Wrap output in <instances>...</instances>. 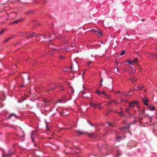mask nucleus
Listing matches in <instances>:
<instances>
[{"instance_id":"nucleus-54","label":"nucleus","mask_w":157,"mask_h":157,"mask_svg":"<svg viewBox=\"0 0 157 157\" xmlns=\"http://www.w3.org/2000/svg\"><path fill=\"white\" fill-rule=\"evenodd\" d=\"M138 56H140L139 54H138Z\"/></svg>"},{"instance_id":"nucleus-42","label":"nucleus","mask_w":157,"mask_h":157,"mask_svg":"<svg viewBox=\"0 0 157 157\" xmlns=\"http://www.w3.org/2000/svg\"><path fill=\"white\" fill-rule=\"evenodd\" d=\"M89 123L92 126H94L92 124H90V123Z\"/></svg>"},{"instance_id":"nucleus-50","label":"nucleus","mask_w":157,"mask_h":157,"mask_svg":"<svg viewBox=\"0 0 157 157\" xmlns=\"http://www.w3.org/2000/svg\"><path fill=\"white\" fill-rule=\"evenodd\" d=\"M71 70H72V66H71Z\"/></svg>"},{"instance_id":"nucleus-43","label":"nucleus","mask_w":157,"mask_h":157,"mask_svg":"<svg viewBox=\"0 0 157 157\" xmlns=\"http://www.w3.org/2000/svg\"><path fill=\"white\" fill-rule=\"evenodd\" d=\"M54 53V52H51L50 53L52 54H53V53Z\"/></svg>"},{"instance_id":"nucleus-25","label":"nucleus","mask_w":157,"mask_h":157,"mask_svg":"<svg viewBox=\"0 0 157 157\" xmlns=\"http://www.w3.org/2000/svg\"><path fill=\"white\" fill-rule=\"evenodd\" d=\"M133 91V90H131L128 93V94L129 95H132V94H133V93H132V92Z\"/></svg>"},{"instance_id":"nucleus-7","label":"nucleus","mask_w":157,"mask_h":157,"mask_svg":"<svg viewBox=\"0 0 157 157\" xmlns=\"http://www.w3.org/2000/svg\"><path fill=\"white\" fill-rule=\"evenodd\" d=\"M120 130L122 131L126 132L128 130V128L126 126L121 128H120Z\"/></svg>"},{"instance_id":"nucleus-10","label":"nucleus","mask_w":157,"mask_h":157,"mask_svg":"<svg viewBox=\"0 0 157 157\" xmlns=\"http://www.w3.org/2000/svg\"><path fill=\"white\" fill-rule=\"evenodd\" d=\"M91 105L93 106L94 107L95 109L98 107L100 106V104H95L93 102H91Z\"/></svg>"},{"instance_id":"nucleus-2","label":"nucleus","mask_w":157,"mask_h":157,"mask_svg":"<svg viewBox=\"0 0 157 157\" xmlns=\"http://www.w3.org/2000/svg\"><path fill=\"white\" fill-rule=\"evenodd\" d=\"M130 107H132L135 111L138 110L139 108V102L137 101H134L129 103V107L125 109L126 112L129 114H130L129 111L130 109Z\"/></svg>"},{"instance_id":"nucleus-3","label":"nucleus","mask_w":157,"mask_h":157,"mask_svg":"<svg viewBox=\"0 0 157 157\" xmlns=\"http://www.w3.org/2000/svg\"><path fill=\"white\" fill-rule=\"evenodd\" d=\"M67 101V100L66 98V96L63 95V97L61 99H58L57 100V101L59 103H64Z\"/></svg>"},{"instance_id":"nucleus-36","label":"nucleus","mask_w":157,"mask_h":157,"mask_svg":"<svg viewBox=\"0 0 157 157\" xmlns=\"http://www.w3.org/2000/svg\"><path fill=\"white\" fill-rule=\"evenodd\" d=\"M118 114L120 115L121 116H123V114L122 113V112H118L117 113Z\"/></svg>"},{"instance_id":"nucleus-45","label":"nucleus","mask_w":157,"mask_h":157,"mask_svg":"<svg viewBox=\"0 0 157 157\" xmlns=\"http://www.w3.org/2000/svg\"><path fill=\"white\" fill-rule=\"evenodd\" d=\"M135 71V70H134V71H132V73H134V72Z\"/></svg>"},{"instance_id":"nucleus-49","label":"nucleus","mask_w":157,"mask_h":157,"mask_svg":"<svg viewBox=\"0 0 157 157\" xmlns=\"http://www.w3.org/2000/svg\"><path fill=\"white\" fill-rule=\"evenodd\" d=\"M101 109V106H100L99 108V110H100Z\"/></svg>"},{"instance_id":"nucleus-11","label":"nucleus","mask_w":157,"mask_h":157,"mask_svg":"<svg viewBox=\"0 0 157 157\" xmlns=\"http://www.w3.org/2000/svg\"><path fill=\"white\" fill-rule=\"evenodd\" d=\"M149 109L151 111H153L155 109V107L153 106H150L149 105H147Z\"/></svg>"},{"instance_id":"nucleus-5","label":"nucleus","mask_w":157,"mask_h":157,"mask_svg":"<svg viewBox=\"0 0 157 157\" xmlns=\"http://www.w3.org/2000/svg\"><path fill=\"white\" fill-rule=\"evenodd\" d=\"M142 100L145 105L146 106L148 105L147 102L148 101V99L147 98L144 97V98H143Z\"/></svg>"},{"instance_id":"nucleus-12","label":"nucleus","mask_w":157,"mask_h":157,"mask_svg":"<svg viewBox=\"0 0 157 157\" xmlns=\"http://www.w3.org/2000/svg\"><path fill=\"white\" fill-rule=\"evenodd\" d=\"M75 132L78 133L80 135H83L85 133L83 132L80 130H77Z\"/></svg>"},{"instance_id":"nucleus-26","label":"nucleus","mask_w":157,"mask_h":157,"mask_svg":"<svg viewBox=\"0 0 157 157\" xmlns=\"http://www.w3.org/2000/svg\"><path fill=\"white\" fill-rule=\"evenodd\" d=\"M134 90H138L139 89L138 86H135L134 87Z\"/></svg>"},{"instance_id":"nucleus-1","label":"nucleus","mask_w":157,"mask_h":157,"mask_svg":"<svg viewBox=\"0 0 157 157\" xmlns=\"http://www.w3.org/2000/svg\"><path fill=\"white\" fill-rule=\"evenodd\" d=\"M21 35L23 36H26L29 38H31L33 37V36L37 37L39 36H42V37L44 38H51V39H49L48 40L49 41L51 40L52 39H54L55 36H54V35L53 34L52 35H50L49 33H48L47 35H41L40 34H39L38 35L36 34L35 33H21Z\"/></svg>"},{"instance_id":"nucleus-28","label":"nucleus","mask_w":157,"mask_h":157,"mask_svg":"<svg viewBox=\"0 0 157 157\" xmlns=\"http://www.w3.org/2000/svg\"><path fill=\"white\" fill-rule=\"evenodd\" d=\"M132 60L133 61V63H136L138 62V59H135Z\"/></svg>"},{"instance_id":"nucleus-16","label":"nucleus","mask_w":157,"mask_h":157,"mask_svg":"<svg viewBox=\"0 0 157 157\" xmlns=\"http://www.w3.org/2000/svg\"><path fill=\"white\" fill-rule=\"evenodd\" d=\"M97 35L99 37L100 36H102V33L101 32L100 30H98V32Z\"/></svg>"},{"instance_id":"nucleus-52","label":"nucleus","mask_w":157,"mask_h":157,"mask_svg":"<svg viewBox=\"0 0 157 157\" xmlns=\"http://www.w3.org/2000/svg\"><path fill=\"white\" fill-rule=\"evenodd\" d=\"M121 110H122V107H121Z\"/></svg>"},{"instance_id":"nucleus-14","label":"nucleus","mask_w":157,"mask_h":157,"mask_svg":"<svg viewBox=\"0 0 157 157\" xmlns=\"http://www.w3.org/2000/svg\"><path fill=\"white\" fill-rule=\"evenodd\" d=\"M22 20V19L21 20H16L15 21H13V22H12L11 23V24H17V23H18V22H20V21H21Z\"/></svg>"},{"instance_id":"nucleus-41","label":"nucleus","mask_w":157,"mask_h":157,"mask_svg":"<svg viewBox=\"0 0 157 157\" xmlns=\"http://www.w3.org/2000/svg\"><path fill=\"white\" fill-rule=\"evenodd\" d=\"M87 134H88L89 136H93V135H91V134H88V133Z\"/></svg>"},{"instance_id":"nucleus-22","label":"nucleus","mask_w":157,"mask_h":157,"mask_svg":"<svg viewBox=\"0 0 157 157\" xmlns=\"http://www.w3.org/2000/svg\"><path fill=\"white\" fill-rule=\"evenodd\" d=\"M139 89L140 90H141L143 88H144V86L142 85H139L138 86Z\"/></svg>"},{"instance_id":"nucleus-56","label":"nucleus","mask_w":157,"mask_h":157,"mask_svg":"<svg viewBox=\"0 0 157 157\" xmlns=\"http://www.w3.org/2000/svg\"><path fill=\"white\" fill-rule=\"evenodd\" d=\"M70 149L71 150H72L71 148H70Z\"/></svg>"},{"instance_id":"nucleus-39","label":"nucleus","mask_w":157,"mask_h":157,"mask_svg":"<svg viewBox=\"0 0 157 157\" xmlns=\"http://www.w3.org/2000/svg\"><path fill=\"white\" fill-rule=\"evenodd\" d=\"M9 39L8 38L7 39H6L4 41V42H6L7 41H8L9 40Z\"/></svg>"},{"instance_id":"nucleus-30","label":"nucleus","mask_w":157,"mask_h":157,"mask_svg":"<svg viewBox=\"0 0 157 157\" xmlns=\"http://www.w3.org/2000/svg\"><path fill=\"white\" fill-rule=\"evenodd\" d=\"M44 102L45 103H48L50 102V101H47L46 100H44Z\"/></svg>"},{"instance_id":"nucleus-20","label":"nucleus","mask_w":157,"mask_h":157,"mask_svg":"<svg viewBox=\"0 0 157 157\" xmlns=\"http://www.w3.org/2000/svg\"><path fill=\"white\" fill-rule=\"evenodd\" d=\"M122 138L121 136L117 137L116 138V139L118 141H119L121 140Z\"/></svg>"},{"instance_id":"nucleus-4","label":"nucleus","mask_w":157,"mask_h":157,"mask_svg":"<svg viewBox=\"0 0 157 157\" xmlns=\"http://www.w3.org/2000/svg\"><path fill=\"white\" fill-rule=\"evenodd\" d=\"M56 87V86L55 84H52V85H50L48 87V89H46V90L47 91H48L49 90H50V89L52 90H53L55 89Z\"/></svg>"},{"instance_id":"nucleus-32","label":"nucleus","mask_w":157,"mask_h":157,"mask_svg":"<svg viewBox=\"0 0 157 157\" xmlns=\"http://www.w3.org/2000/svg\"><path fill=\"white\" fill-rule=\"evenodd\" d=\"M25 75H27L26 76V78L28 79H29V75H28V74H24Z\"/></svg>"},{"instance_id":"nucleus-9","label":"nucleus","mask_w":157,"mask_h":157,"mask_svg":"<svg viewBox=\"0 0 157 157\" xmlns=\"http://www.w3.org/2000/svg\"><path fill=\"white\" fill-rule=\"evenodd\" d=\"M14 116L16 118H17V116L15 113H12L9 114L8 115V117H7V118H10L11 117L13 116Z\"/></svg>"},{"instance_id":"nucleus-18","label":"nucleus","mask_w":157,"mask_h":157,"mask_svg":"<svg viewBox=\"0 0 157 157\" xmlns=\"http://www.w3.org/2000/svg\"><path fill=\"white\" fill-rule=\"evenodd\" d=\"M70 92H68L69 94H73L74 93V90L72 88H70Z\"/></svg>"},{"instance_id":"nucleus-17","label":"nucleus","mask_w":157,"mask_h":157,"mask_svg":"<svg viewBox=\"0 0 157 157\" xmlns=\"http://www.w3.org/2000/svg\"><path fill=\"white\" fill-rule=\"evenodd\" d=\"M37 107L38 108L42 107H43V105L40 103H37Z\"/></svg>"},{"instance_id":"nucleus-48","label":"nucleus","mask_w":157,"mask_h":157,"mask_svg":"<svg viewBox=\"0 0 157 157\" xmlns=\"http://www.w3.org/2000/svg\"><path fill=\"white\" fill-rule=\"evenodd\" d=\"M117 71H118V67H117Z\"/></svg>"},{"instance_id":"nucleus-34","label":"nucleus","mask_w":157,"mask_h":157,"mask_svg":"<svg viewBox=\"0 0 157 157\" xmlns=\"http://www.w3.org/2000/svg\"><path fill=\"white\" fill-rule=\"evenodd\" d=\"M95 92L98 93L99 95H100L101 94V93L98 90L96 91H95Z\"/></svg>"},{"instance_id":"nucleus-15","label":"nucleus","mask_w":157,"mask_h":157,"mask_svg":"<svg viewBox=\"0 0 157 157\" xmlns=\"http://www.w3.org/2000/svg\"><path fill=\"white\" fill-rule=\"evenodd\" d=\"M108 125L109 126L112 127H114V123H111L109 122H108L107 123Z\"/></svg>"},{"instance_id":"nucleus-44","label":"nucleus","mask_w":157,"mask_h":157,"mask_svg":"<svg viewBox=\"0 0 157 157\" xmlns=\"http://www.w3.org/2000/svg\"><path fill=\"white\" fill-rule=\"evenodd\" d=\"M63 58V56H60V58H61V59H62V58Z\"/></svg>"},{"instance_id":"nucleus-23","label":"nucleus","mask_w":157,"mask_h":157,"mask_svg":"<svg viewBox=\"0 0 157 157\" xmlns=\"http://www.w3.org/2000/svg\"><path fill=\"white\" fill-rule=\"evenodd\" d=\"M127 62L130 64H132L133 63V61L132 60H128L127 61Z\"/></svg>"},{"instance_id":"nucleus-8","label":"nucleus","mask_w":157,"mask_h":157,"mask_svg":"<svg viewBox=\"0 0 157 157\" xmlns=\"http://www.w3.org/2000/svg\"><path fill=\"white\" fill-rule=\"evenodd\" d=\"M11 154V152H9L8 153H3L2 155V157H8Z\"/></svg>"},{"instance_id":"nucleus-29","label":"nucleus","mask_w":157,"mask_h":157,"mask_svg":"<svg viewBox=\"0 0 157 157\" xmlns=\"http://www.w3.org/2000/svg\"><path fill=\"white\" fill-rule=\"evenodd\" d=\"M113 102L115 103H117V102H116V101H113V100H112V101H111V102H110V103H109L108 104H109V105H110V104L111 103H113Z\"/></svg>"},{"instance_id":"nucleus-53","label":"nucleus","mask_w":157,"mask_h":157,"mask_svg":"<svg viewBox=\"0 0 157 157\" xmlns=\"http://www.w3.org/2000/svg\"><path fill=\"white\" fill-rule=\"evenodd\" d=\"M115 132H116V133H117V132H116V131H115Z\"/></svg>"},{"instance_id":"nucleus-46","label":"nucleus","mask_w":157,"mask_h":157,"mask_svg":"<svg viewBox=\"0 0 157 157\" xmlns=\"http://www.w3.org/2000/svg\"><path fill=\"white\" fill-rule=\"evenodd\" d=\"M135 71V70H134V71H132V73H134V72Z\"/></svg>"},{"instance_id":"nucleus-55","label":"nucleus","mask_w":157,"mask_h":157,"mask_svg":"<svg viewBox=\"0 0 157 157\" xmlns=\"http://www.w3.org/2000/svg\"><path fill=\"white\" fill-rule=\"evenodd\" d=\"M145 91H146V90H145Z\"/></svg>"},{"instance_id":"nucleus-40","label":"nucleus","mask_w":157,"mask_h":157,"mask_svg":"<svg viewBox=\"0 0 157 157\" xmlns=\"http://www.w3.org/2000/svg\"><path fill=\"white\" fill-rule=\"evenodd\" d=\"M64 88H63V87H62L61 88V90H64Z\"/></svg>"},{"instance_id":"nucleus-57","label":"nucleus","mask_w":157,"mask_h":157,"mask_svg":"<svg viewBox=\"0 0 157 157\" xmlns=\"http://www.w3.org/2000/svg\"><path fill=\"white\" fill-rule=\"evenodd\" d=\"M156 117V119H157V117Z\"/></svg>"},{"instance_id":"nucleus-37","label":"nucleus","mask_w":157,"mask_h":157,"mask_svg":"<svg viewBox=\"0 0 157 157\" xmlns=\"http://www.w3.org/2000/svg\"><path fill=\"white\" fill-rule=\"evenodd\" d=\"M4 30H2L0 32V36L4 32Z\"/></svg>"},{"instance_id":"nucleus-21","label":"nucleus","mask_w":157,"mask_h":157,"mask_svg":"<svg viewBox=\"0 0 157 157\" xmlns=\"http://www.w3.org/2000/svg\"><path fill=\"white\" fill-rule=\"evenodd\" d=\"M125 50H123L121 51V54H120V55L121 56H123V55H124L125 53Z\"/></svg>"},{"instance_id":"nucleus-51","label":"nucleus","mask_w":157,"mask_h":157,"mask_svg":"<svg viewBox=\"0 0 157 157\" xmlns=\"http://www.w3.org/2000/svg\"><path fill=\"white\" fill-rule=\"evenodd\" d=\"M125 102H127V100L125 101Z\"/></svg>"},{"instance_id":"nucleus-24","label":"nucleus","mask_w":157,"mask_h":157,"mask_svg":"<svg viewBox=\"0 0 157 157\" xmlns=\"http://www.w3.org/2000/svg\"><path fill=\"white\" fill-rule=\"evenodd\" d=\"M15 37V35H13L12 36H9L8 37L9 40L12 39H13V38H14Z\"/></svg>"},{"instance_id":"nucleus-35","label":"nucleus","mask_w":157,"mask_h":157,"mask_svg":"<svg viewBox=\"0 0 157 157\" xmlns=\"http://www.w3.org/2000/svg\"><path fill=\"white\" fill-rule=\"evenodd\" d=\"M102 93L103 94H104L106 96H107L106 95L105 93V92L104 91H102ZM108 97H109V99H110V97L109 96H108Z\"/></svg>"},{"instance_id":"nucleus-31","label":"nucleus","mask_w":157,"mask_h":157,"mask_svg":"<svg viewBox=\"0 0 157 157\" xmlns=\"http://www.w3.org/2000/svg\"><path fill=\"white\" fill-rule=\"evenodd\" d=\"M87 63V65L88 66H89L92 63V61H90L89 62L86 63Z\"/></svg>"},{"instance_id":"nucleus-27","label":"nucleus","mask_w":157,"mask_h":157,"mask_svg":"<svg viewBox=\"0 0 157 157\" xmlns=\"http://www.w3.org/2000/svg\"><path fill=\"white\" fill-rule=\"evenodd\" d=\"M133 117L134 119V122H133V124H134L135 123H136V118L135 117V116H133Z\"/></svg>"},{"instance_id":"nucleus-33","label":"nucleus","mask_w":157,"mask_h":157,"mask_svg":"<svg viewBox=\"0 0 157 157\" xmlns=\"http://www.w3.org/2000/svg\"><path fill=\"white\" fill-rule=\"evenodd\" d=\"M33 13V12H32V11H28L27 12H26V13L27 14H30L31 13Z\"/></svg>"},{"instance_id":"nucleus-19","label":"nucleus","mask_w":157,"mask_h":157,"mask_svg":"<svg viewBox=\"0 0 157 157\" xmlns=\"http://www.w3.org/2000/svg\"><path fill=\"white\" fill-rule=\"evenodd\" d=\"M80 151V150L78 148H76L75 150V153H79Z\"/></svg>"},{"instance_id":"nucleus-47","label":"nucleus","mask_w":157,"mask_h":157,"mask_svg":"<svg viewBox=\"0 0 157 157\" xmlns=\"http://www.w3.org/2000/svg\"><path fill=\"white\" fill-rule=\"evenodd\" d=\"M117 93L118 94H120L121 93L120 92L118 91Z\"/></svg>"},{"instance_id":"nucleus-6","label":"nucleus","mask_w":157,"mask_h":157,"mask_svg":"<svg viewBox=\"0 0 157 157\" xmlns=\"http://www.w3.org/2000/svg\"><path fill=\"white\" fill-rule=\"evenodd\" d=\"M25 133L23 131L21 130L17 135L20 137H23L25 136Z\"/></svg>"},{"instance_id":"nucleus-13","label":"nucleus","mask_w":157,"mask_h":157,"mask_svg":"<svg viewBox=\"0 0 157 157\" xmlns=\"http://www.w3.org/2000/svg\"><path fill=\"white\" fill-rule=\"evenodd\" d=\"M130 79L131 81L132 82H135L137 80V78L136 77H133L132 78H130Z\"/></svg>"},{"instance_id":"nucleus-38","label":"nucleus","mask_w":157,"mask_h":157,"mask_svg":"<svg viewBox=\"0 0 157 157\" xmlns=\"http://www.w3.org/2000/svg\"><path fill=\"white\" fill-rule=\"evenodd\" d=\"M124 95L125 96H128L129 95L128 94V93H124Z\"/></svg>"}]
</instances>
